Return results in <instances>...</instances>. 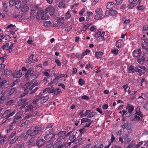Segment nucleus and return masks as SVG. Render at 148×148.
I'll return each mask as SVG.
<instances>
[{"label":"nucleus","mask_w":148,"mask_h":148,"mask_svg":"<svg viewBox=\"0 0 148 148\" xmlns=\"http://www.w3.org/2000/svg\"><path fill=\"white\" fill-rule=\"evenodd\" d=\"M26 134L29 136L30 135L31 136H34L33 135H32V130L31 129L28 130Z\"/></svg>","instance_id":"nucleus-60"},{"label":"nucleus","mask_w":148,"mask_h":148,"mask_svg":"<svg viewBox=\"0 0 148 148\" xmlns=\"http://www.w3.org/2000/svg\"><path fill=\"white\" fill-rule=\"evenodd\" d=\"M105 34V32L104 31H103L102 33H101L100 35L99 36V39L101 40H105L104 36Z\"/></svg>","instance_id":"nucleus-40"},{"label":"nucleus","mask_w":148,"mask_h":148,"mask_svg":"<svg viewBox=\"0 0 148 148\" xmlns=\"http://www.w3.org/2000/svg\"><path fill=\"white\" fill-rule=\"evenodd\" d=\"M15 103V101L14 100H9L7 101L6 103V105L7 106H10L11 105H13Z\"/></svg>","instance_id":"nucleus-51"},{"label":"nucleus","mask_w":148,"mask_h":148,"mask_svg":"<svg viewBox=\"0 0 148 148\" xmlns=\"http://www.w3.org/2000/svg\"><path fill=\"white\" fill-rule=\"evenodd\" d=\"M137 4L135 3H130L127 6V7L129 9H132L134 7L136 6Z\"/></svg>","instance_id":"nucleus-52"},{"label":"nucleus","mask_w":148,"mask_h":148,"mask_svg":"<svg viewBox=\"0 0 148 148\" xmlns=\"http://www.w3.org/2000/svg\"><path fill=\"white\" fill-rule=\"evenodd\" d=\"M31 84H32L31 83L28 82L25 85V86L26 87V88H25V87H24V90H25V92L21 95V97H23L28 93V90L29 89L30 90V86H31Z\"/></svg>","instance_id":"nucleus-5"},{"label":"nucleus","mask_w":148,"mask_h":148,"mask_svg":"<svg viewBox=\"0 0 148 148\" xmlns=\"http://www.w3.org/2000/svg\"><path fill=\"white\" fill-rule=\"evenodd\" d=\"M65 19L64 17L58 18L57 19L56 22L60 24H63L64 23Z\"/></svg>","instance_id":"nucleus-28"},{"label":"nucleus","mask_w":148,"mask_h":148,"mask_svg":"<svg viewBox=\"0 0 148 148\" xmlns=\"http://www.w3.org/2000/svg\"><path fill=\"white\" fill-rule=\"evenodd\" d=\"M34 140L35 138L34 137H32L27 143L28 145H33L34 141Z\"/></svg>","instance_id":"nucleus-43"},{"label":"nucleus","mask_w":148,"mask_h":148,"mask_svg":"<svg viewBox=\"0 0 148 148\" xmlns=\"http://www.w3.org/2000/svg\"><path fill=\"white\" fill-rule=\"evenodd\" d=\"M21 112H19L16 114L14 116L13 121L12 124L16 123L22 120V118L21 116L22 114Z\"/></svg>","instance_id":"nucleus-3"},{"label":"nucleus","mask_w":148,"mask_h":148,"mask_svg":"<svg viewBox=\"0 0 148 148\" xmlns=\"http://www.w3.org/2000/svg\"><path fill=\"white\" fill-rule=\"evenodd\" d=\"M103 17V14L102 13L97 14L95 16L94 19L96 20H101Z\"/></svg>","instance_id":"nucleus-20"},{"label":"nucleus","mask_w":148,"mask_h":148,"mask_svg":"<svg viewBox=\"0 0 148 148\" xmlns=\"http://www.w3.org/2000/svg\"><path fill=\"white\" fill-rule=\"evenodd\" d=\"M15 114L14 111H11L10 110H6L5 111L2 116L4 118L6 119H9V118L11 116H12Z\"/></svg>","instance_id":"nucleus-2"},{"label":"nucleus","mask_w":148,"mask_h":148,"mask_svg":"<svg viewBox=\"0 0 148 148\" xmlns=\"http://www.w3.org/2000/svg\"><path fill=\"white\" fill-rule=\"evenodd\" d=\"M66 131H60L58 134V138L57 139V140H60L62 141V140L65 139L66 137Z\"/></svg>","instance_id":"nucleus-4"},{"label":"nucleus","mask_w":148,"mask_h":148,"mask_svg":"<svg viewBox=\"0 0 148 148\" xmlns=\"http://www.w3.org/2000/svg\"><path fill=\"white\" fill-rule=\"evenodd\" d=\"M21 8L22 12H27L29 9V7L26 5H23Z\"/></svg>","instance_id":"nucleus-27"},{"label":"nucleus","mask_w":148,"mask_h":148,"mask_svg":"<svg viewBox=\"0 0 148 148\" xmlns=\"http://www.w3.org/2000/svg\"><path fill=\"white\" fill-rule=\"evenodd\" d=\"M45 13L43 10L39 11L36 13V18L38 20H42L43 15Z\"/></svg>","instance_id":"nucleus-8"},{"label":"nucleus","mask_w":148,"mask_h":148,"mask_svg":"<svg viewBox=\"0 0 148 148\" xmlns=\"http://www.w3.org/2000/svg\"><path fill=\"white\" fill-rule=\"evenodd\" d=\"M103 144H101L98 146L95 145L92 147L91 148H103Z\"/></svg>","instance_id":"nucleus-63"},{"label":"nucleus","mask_w":148,"mask_h":148,"mask_svg":"<svg viewBox=\"0 0 148 148\" xmlns=\"http://www.w3.org/2000/svg\"><path fill=\"white\" fill-rule=\"evenodd\" d=\"M145 58L143 56H140L137 59V61L140 64H142L144 62Z\"/></svg>","instance_id":"nucleus-13"},{"label":"nucleus","mask_w":148,"mask_h":148,"mask_svg":"<svg viewBox=\"0 0 148 148\" xmlns=\"http://www.w3.org/2000/svg\"><path fill=\"white\" fill-rule=\"evenodd\" d=\"M11 72V71L10 70L5 69L4 70V74L5 76H7L10 75Z\"/></svg>","instance_id":"nucleus-34"},{"label":"nucleus","mask_w":148,"mask_h":148,"mask_svg":"<svg viewBox=\"0 0 148 148\" xmlns=\"http://www.w3.org/2000/svg\"><path fill=\"white\" fill-rule=\"evenodd\" d=\"M58 141L55 143L53 145V148H62L63 144L62 141L58 140Z\"/></svg>","instance_id":"nucleus-11"},{"label":"nucleus","mask_w":148,"mask_h":148,"mask_svg":"<svg viewBox=\"0 0 148 148\" xmlns=\"http://www.w3.org/2000/svg\"><path fill=\"white\" fill-rule=\"evenodd\" d=\"M90 119L87 118H83L81 120V123H82L86 122H88L90 121Z\"/></svg>","instance_id":"nucleus-56"},{"label":"nucleus","mask_w":148,"mask_h":148,"mask_svg":"<svg viewBox=\"0 0 148 148\" xmlns=\"http://www.w3.org/2000/svg\"><path fill=\"white\" fill-rule=\"evenodd\" d=\"M67 6V5L65 3L64 1H62L59 3L58 7L60 9L65 8Z\"/></svg>","instance_id":"nucleus-18"},{"label":"nucleus","mask_w":148,"mask_h":148,"mask_svg":"<svg viewBox=\"0 0 148 148\" xmlns=\"http://www.w3.org/2000/svg\"><path fill=\"white\" fill-rule=\"evenodd\" d=\"M16 1V0H10L9 3L10 6V7L12 6L15 3Z\"/></svg>","instance_id":"nucleus-59"},{"label":"nucleus","mask_w":148,"mask_h":148,"mask_svg":"<svg viewBox=\"0 0 148 148\" xmlns=\"http://www.w3.org/2000/svg\"><path fill=\"white\" fill-rule=\"evenodd\" d=\"M136 92L137 91L135 90L134 88L133 87L129 88L128 91V93L132 95H135Z\"/></svg>","instance_id":"nucleus-19"},{"label":"nucleus","mask_w":148,"mask_h":148,"mask_svg":"<svg viewBox=\"0 0 148 148\" xmlns=\"http://www.w3.org/2000/svg\"><path fill=\"white\" fill-rule=\"evenodd\" d=\"M51 24V22L50 21H46L44 23V26L46 27H49Z\"/></svg>","instance_id":"nucleus-44"},{"label":"nucleus","mask_w":148,"mask_h":148,"mask_svg":"<svg viewBox=\"0 0 148 148\" xmlns=\"http://www.w3.org/2000/svg\"><path fill=\"white\" fill-rule=\"evenodd\" d=\"M91 25V23L86 24V23H85L84 24V25L83 28V31H86L87 29V28L89 27Z\"/></svg>","instance_id":"nucleus-39"},{"label":"nucleus","mask_w":148,"mask_h":148,"mask_svg":"<svg viewBox=\"0 0 148 148\" xmlns=\"http://www.w3.org/2000/svg\"><path fill=\"white\" fill-rule=\"evenodd\" d=\"M88 130L86 129V128L84 127L79 130V132L80 134H83L85 132L87 131Z\"/></svg>","instance_id":"nucleus-58"},{"label":"nucleus","mask_w":148,"mask_h":148,"mask_svg":"<svg viewBox=\"0 0 148 148\" xmlns=\"http://www.w3.org/2000/svg\"><path fill=\"white\" fill-rule=\"evenodd\" d=\"M65 18L67 19H69L71 16V15L70 11L68 10L66 14Z\"/></svg>","instance_id":"nucleus-57"},{"label":"nucleus","mask_w":148,"mask_h":148,"mask_svg":"<svg viewBox=\"0 0 148 148\" xmlns=\"http://www.w3.org/2000/svg\"><path fill=\"white\" fill-rule=\"evenodd\" d=\"M127 68L128 72L129 73H133L135 71V69L132 65L130 66L129 67H128Z\"/></svg>","instance_id":"nucleus-30"},{"label":"nucleus","mask_w":148,"mask_h":148,"mask_svg":"<svg viewBox=\"0 0 148 148\" xmlns=\"http://www.w3.org/2000/svg\"><path fill=\"white\" fill-rule=\"evenodd\" d=\"M22 74V73L21 72L20 70L18 71L14 72L13 75V76L14 78H19L21 77Z\"/></svg>","instance_id":"nucleus-16"},{"label":"nucleus","mask_w":148,"mask_h":148,"mask_svg":"<svg viewBox=\"0 0 148 148\" xmlns=\"http://www.w3.org/2000/svg\"><path fill=\"white\" fill-rule=\"evenodd\" d=\"M72 28V26L70 25L66 27L64 31H65L66 33L68 32Z\"/></svg>","instance_id":"nucleus-55"},{"label":"nucleus","mask_w":148,"mask_h":148,"mask_svg":"<svg viewBox=\"0 0 148 148\" xmlns=\"http://www.w3.org/2000/svg\"><path fill=\"white\" fill-rule=\"evenodd\" d=\"M76 57L77 58H78V59L81 60L83 58L84 56H83V55L82 53L81 54L77 53L76 54Z\"/></svg>","instance_id":"nucleus-54"},{"label":"nucleus","mask_w":148,"mask_h":148,"mask_svg":"<svg viewBox=\"0 0 148 148\" xmlns=\"http://www.w3.org/2000/svg\"><path fill=\"white\" fill-rule=\"evenodd\" d=\"M36 16V11L33 10L31 11L30 14V17L32 19H34Z\"/></svg>","instance_id":"nucleus-29"},{"label":"nucleus","mask_w":148,"mask_h":148,"mask_svg":"<svg viewBox=\"0 0 148 148\" xmlns=\"http://www.w3.org/2000/svg\"><path fill=\"white\" fill-rule=\"evenodd\" d=\"M54 94L55 95H59L61 92V90L59 88L54 89Z\"/></svg>","instance_id":"nucleus-42"},{"label":"nucleus","mask_w":148,"mask_h":148,"mask_svg":"<svg viewBox=\"0 0 148 148\" xmlns=\"http://www.w3.org/2000/svg\"><path fill=\"white\" fill-rule=\"evenodd\" d=\"M34 56V54H32L29 57L28 60V63L29 64H31L32 62Z\"/></svg>","instance_id":"nucleus-41"},{"label":"nucleus","mask_w":148,"mask_h":148,"mask_svg":"<svg viewBox=\"0 0 148 148\" xmlns=\"http://www.w3.org/2000/svg\"><path fill=\"white\" fill-rule=\"evenodd\" d=\"M111 16H114L117 14V12L116 10H114L113 9L111 10Z\"/></svg>","instance_id":"nucleus-61"},{"label":"nucleus","mask_w":148,"mask_h":148,"mask_svg":"<svg viewBox=\"0 0 148 148\" xmlns=\"http://www.w3.org/2000/svg\"><path fill=\"white\" fill-rule=\"evenodd\" d=\"M116 5L115 3L112 2H108L107 5V8L108 9H110V10H112V9L114 8Z\"/></svg>","instance_id":"nucleus-14"},{"label":"nucleus","mask_w":148,"mask_h":148,"mask_svg":"<svg viewBox=\"0 0 148 148\" xmlns=\"http://www.w3.org/2000/svg\"><path fill=\"white\" fill-rule=\"evenodd\" d=\"M103 55V53L100 51L99 52H97L95 53V56L97 59L101 58Z\"/></svg>","instance_id":"nucleus-36"},{"label":"nucleus","mask_w":148,"mask_h":148,"mask_svg":"<svg viewBox=\"0 0 148 148\" xmlns=\"http://www.w3.org/2000/svg\"><path fill=\"white\" fill-rule=\"evenodd\" d=\"M42 92H40L39 95H38L37 97H40L39 98L40 100V103H43L45 102L48 100L49 97L48 95H46L42 97H40L42 96Z\"/></svg>","instance_id":"nucleus-6"},{"label":"nucleus","mask_w":148,"mask_h":148,"mask_svg":"<svg viewBox=\"0 0 148 148\" xmlns=\"http://www.w3.org/2000/svg\"><path fill=\"white\" fill-rule=\"evenodd\" d=\"M65 75L64 74H57L56 76V77L55 79L57 80L58 79H59L63 77Z\"/></svg>","instance_id":"nucleus-48"},{"label":"nucleus","mask_w":148,"mask_h":148,"mask_svg":"<svg viewBox=\"0 0 148 148\" xmlns=\"http://www.w3.org/2000/svg\"><path fill=\"white\" fill-rule=\"evenodd\" d=\"M7 82V81L5 80L0 77V88L4 86Z\"/></svg>","instance_id":"nucleus-32"},{"label":"nucleus","mask_w":148,"mask_h":148,"mask_svg":"<svg viewBox=\"0 0 148 148\" xmlns=\"http://www.w3.org/2000/svg\"><path fill=\"white\" fill-rule=\"evenodd\" d=\"M55 10L52 6H49L47 7L45 10V13L46 14L49 13L51 16L54 13Z\"/></svg>","instance_id":"nucleus-7"},{"label":"nucleus","mask_w":148,"mask_h":148,"mask_svg":"<svg viewBox=\"0 0 148 148\" xmlns=\"http://www.w3.org/2000/svg\"><path fill=\"white\" fill-rule=\"evenodd\" d=\"M42 126H36L34 127H32V135L34 136L38 134L39 133L41 132L43 129Z\"/></svg>","instance_id":"nucleus-1"},{"label":"nucleus","mask_w":148,"mask_h":148,"mask_svg":"<svg viewBox=\"0 0 148 148\" xmlns=\"http://www.w3.org/2000/svg\"><path fill=\"white\" fill-rule=\"evenodd\" d=\"M79 84L81 86H83L85 84L84 81L82 78H80L78 81Z\"/></svg>","instance_id":"nucleus-46"},{"label":"nucleus","mask_w":148,"mask_h":148,"mask_svg":"<svg viewBox=\"0 0 148 148\" xmlns=\"http://www.w3.org/2000/svg\"><path fill=\"white\" fill-rule=\"evenodd\" d=\"M19 138L18 136H16L12 140H11L10 141V143L11 144H12L14 143H15L16 141Z\"/></svg>","instance_id":"nucleus-47"},{"label":"nucleus","mask_w":148,"mask_h":148,"mask_svg":"<svg viewBox=\"0 0 148 148\" xmlns=\"http://www.w3.org/2000/svg\"><path fill=\"white\" fill-rule=\"evenodd\" d=\"M37 76L35 73H32L29 76V79L36 78Z\"/></svg>","instance_id":"nucleus-50"},{"label":"nucleus","mask_w":148,"mask_h":148,"mask_svg":"<svg viewBox=\"0 0 148 148\" xmlns=\"http://www.w3.org/2000/svg\"><path fill=\"white\" fill-rule=\"evenodd\" d=\"M9 44L8 43H6L1 48L3 50H8V49L9 48Z\"/></svg>","instance_id":"nucleus-49"},{"label":"nucleus","mask_w":148,"mask_h":148,"mask_svg":"<svg viewBox=\"0 0 148 148\" xmlns=\"http://www.w3.org/2000/svg\"><path fill=\"white\" fill-rule=\"evenodd\" d=\"M56 134L53 133H49L46 134L44 136V138L45 140H51L54 138Z\"/></svg>","instance_id":"nucleus-9"},{"label":"nucleus","mask_w":148,"mask_h":148,"mask_svg":"<svg viewBox=\"0 0 148 148\" xmlns=\"http://www.w3.org/2000/svg\"><path fill=\"white\" fill-rule=\"evenodd\" d=\"M102 10L101 8H98L96 9L95 10V12L96 14H100L102 13Z\"/></svg>","instance_id":"nucleus-53"},{"label":"nucleus","mask_w":148,"mask_h":148,"mask_svg":"<svg viewBox=\"0 0 148 148\" xmlns=\"http://www.w3.org/2000/svg\"><path fill=\"white\" fill-rule=\"evenodd\" d=\"M129 122L127 121L126 123H124L123 125H121V127L123 129H125L129 125Z\"/></svg>","instance_id":"nucleus-64"},{"label":"nucleus","mask_w":148,"mask_h":148,"mask_svg":"<svg viewBox=\"0 0 148 148\" xmlns=\"http://www.w3.org/2000/svg\"><path fill=\"white\" fill-rule=\"evenodd\" d=\"M119 50L116 48H114V49H112L111 51V53L115 55H117L119 53Z\"/></svg>","instance_id":"nucleus-35"},{"label":"nucleus","mask_w":148,"mask_h":148,"mask_svg":"<svg viewBox=\"0 0 148 148\" xmlns=\"http://www.w3.org/2000/svg\"><path fill=\"white\" fill-rule=\"evenodd\" d=\"M129 136L128 134H125L123 135L121 137H120L119 138V141L121 143H123L124 141L123 139L125 140Z\"/></svg>","instance_id":"nucleus-22"},{"label":"nucleus","mask_w":148,"mask_h":148,"mask_svg":"<svg viewBox=\"0 0 148 148\" xmlns=\"http://www.w3.org/2000/svg\"><path fill=\"white\" fill-rule=\"evenodd\" d=\"M91 110H87L84 114V116H86L88 115L87 118H91L95 115V113L92 112H90Z\"/></svg>","instance_id":"nucleus-10"},{"label":"nucleus","mask_w":148,"mask_h":148,"mask_svg":"<svg viewBox=\"0 0 148 148\" xmlns=\"http://www.w3.org/2000/svg\"><path fill=\"white\" fill-rule=\"evenodd\" d=\"M2 5H3V11L5 12H8V3L2 1Z\"/></svg>","instance_id":"nucleus-23"},{"label":"nucleus","mask_w":148,"mask_h":148,"mask_svg":"<svg viewBox=\"0 0 148 148\" xmlns=\"http://www.w3.org/2000/svg\"><path fill=\"white\" fill-rule=\"evenodd\" d=\"M32 69L31 67L29 68L27 70V72L25 73V78L27 79H29V75L32 73Z\"/></svg>","instance_id":"nucleus-25"},{"label":"nucleus","mask_w":148,"mask_h":148,"mask_svg":"<svg viewBox=\"0 0 148 148\" xmlns=\"http://www.w3.org/2000/svg\"><path fill=\"white\" fill-rule=\"evenodd\" d=\"M16 88H11L9 91L7 93V95L8 96H10L11 95L15 92L16 90Z\"/></svg>","instance_id":"nucleus-38"},{"label":"nucleus","mask_w":148,"mask_h":148,"mask_svg":"<svg viewBox=\"0 0 148 148\" xmlns=\"http://www.w3.org/2000/svg\"><path fill=\"white\" fill-rule=\"evenodd\" d=\"M21 2L20 0L16 1L15 3V6L17 9H18L21 8Z\"/></svg>","instance_id":"nucleus-26"},{"label":"nucleus","mask_w":148,"mask_h":148,"mask_svg":"<svg viewBox=\"0 0 148 148\" xmlns=\"http://www.w3.org/2000/svg\"><path fill=\"white\" fill-rule=\"evenodd\" d=\"M1 96L0 97V103H2L3 102L4 100L5 99V97L3 93H0Z\"/></svg>","instance_id":"nucleus-37"},{"label":"nucleus","mask_w":148,"mask_h":148,"mask_svg":"<svg viewBox=\"0 0 148 148\" xmlns=\"http://www.w3.org/2000/svg\"><path fill=\"white\" fill-rule=\"evenodd\" d=\"M135 114L139 116L140 117L142 118L143 117V115L141 111L140 110V108L138 107L136 109Z\"/></svg>","instance_id":"nucleus-21"},{"label":"nucleus","mask_w":148,"mask_h":148,"mask_svg":"<svg viewBox=\"0 0 148 148\" xmlns=\"http://www.w3.org/2000/svg\"><path fill=\"white\" fill-rule=\"evenodd\" d=\"M45 143V141L43 139H40L38 140L36 143V145L39 147H40Z\"/></svg>","instance_id":"nucleus-24"},{"label":"nucleus","mask_w":148,"mask_h":148,"mask_svg":"<svg viewBox=\"0 0 148 148\" xmlns=\"http://www.w3.org/2000/svg\"><path fill=\"white\" fill-rule=\"evenodd\" d=\"M77 136L76 135V133L73 132L69 137L70 140L72 142H75Z\"/></svg>","instance_id":"nucleus-17"},{"label":"nucleus","mask_w":148,"mask_h":148,"mask_svg":"<svg viewBox=\"0 0 148 148\" xmlns=\"http://www.w3.org/2000/svg\"><path fill=\"white\" fill-rule=\"evenodd\" d=\"M33 106L32 105H29L25 107V111H30L31 112H33Z\"/></svg>","instance_id":"nucleus-15"},{"label":"nucleus","mask_w":148,"mask_h":148,"mask_svg":"<svg viewBox=\"0 0 148 148\" xmlns=\"http://www.w3.org/2000/svg\"><path fill=\"white\" fill-rule=\"evenodd\" d=\"M141 49H138L135 50L133 53V56L134 57H137L140 56L141 54Z\"/></svg>","instance_id":"nucleus-12"},{"label":"nucleus","mask_w":148,"mask_h":148,"mask_svg":"<svg viewBox=\"0 0 148 148\" xmlns=\"http://www.w3.org/2000/svg\"><path fill=\"white\" fill-rule=\"evenodd\" d=\"M90 50L88 49H87L86 50L82 52V54H83V56H85L87 55L88 53L90 52Z\"/></svg>","instance_id":"nucleus-62"},{"label":"nucleus","mask_w":148,"mask_h":148,"mask_svg":"<svg viewBox=\"0 0 148 148\" xmlns=\"http://www.w3.org/2000/svg\"><path fill=\"white\" fill-rule=\"evenodd\" d=\"M127 107L128 109V111L132 114V111L134 110V107L131 105L128 104Z\"/></svg>","instance_id":"nucleus-33"},{"label":"nucleus","mask_w":148,"mask_h":148,"mask_svg":"<svg viewBox=\"0 0 148 148\" xmlns=\"http://www.w3.org/2000/svg\"><path fill=\"white\" fill-rule=\"evenodd\" d=\"M135 71L136 72H138L140 73L139 75L140 74V75H141L142 73V70H141L140 69L138 68V66H136V67H135Z\"/></svg>","instance_id":"nucleus-45"},{"label":"nucleus","mask_w":148,"mask_h":148,"mask_svg":"<svg viewBox=\"0 0 148 148\" xmlns=\"http://www.w3.org/2000/svg\"><path fill=\"white\" fill-rule=\"evenodd\" d=\"M122 40L121 39L117 40L116 43V46L118 48H120L122 45Z\"/></svg>","instance_id":"nucleus-31"}]
</instances>
